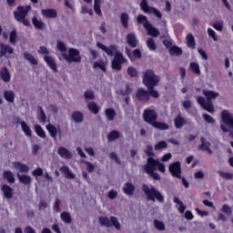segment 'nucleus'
Instances as JSON below:
<instances>
[{
    "label": "nucleus",
    "instance_id": "obj_8",
    "mask_svg": "<svg viewBox=\"0 0 233 233\" xmlns=\"http://www.w3.org/2000/svg\"><path fill=\"white\" fill-rule=\"evenodd\" d=\"M125 63H127V58H125L123 54L116 52L114 59L111 62L113 70H117L119 72L123 68L122 65H125Z\"/></svg>",
    "mask_w": 233,
    "mask_h": 233
},
{
    "label": "nucleus",
    "instance_id": "obj_48",
    "mask_svg": "<svg viewBox=\"0 0 233 233\" xmlns=\"http://www.w3.org/2000/svg\"><path fill=\"white\" fill-rule=\"evenodd\" d=\"M190 68L194 74H197L198 76L201 75V70L199 69V65L198 63H190Z\"/></svg>",
    "mask_w": 233,
    "mask_h": 233
},
{
    "label": "nucleus",
    "instance_id": "obj_10",
    "mask_svg": "<svg viewBox=\"0 0 233 233\" xmlns=\"http://www.w3.org/2000/svg\"><path fill=\"white\" fill-rule=\"evenodd\" d=\"M96 46L98 48H100V50H103V52H106V54H107L110 56H114L116 54V52H118L116 46H106L103 45L101 42H97Z\"/></svg>",
    "mask_w": 233,
    "mask_h": 233
},
{
    "label": "nucleus",
    "instance_id": "obj_39",
    "mask_svg": "<svg viewBox=\"0 0 233 233\" xmlns=\"http://www.w3.org/2000/svg\"><path fill=\"white\" fill-rule=\"evenodd\" d=\"M21 127L23 132H25V136L28 137H32V130L30 129V127L26 124V122L22 121L20 122Z\"/></svg>",
    "mask_w": 233,
    "mask_h": 233
},
{
    "label": "nucleus",
    "instance_id": "obj_27",
    "mask_svg": "<svg viewBox=\"0 0 233 233\" xmlns=\"http://www.w3.org/2000/svg\"><path fill=\"white\" fill-rule=\"evenodd\" d=\"M146 30H147L148 35H152V37H157L159 35V30L156 28L152 24H149L147 27Z\"/></svg>",
    "mask_w": 233,
    "mask_h": 233
},
{
    "label": "nucleus",
    "instance_id": "obj_46",
    "mask_svg": "<svg viewBox=\"0 0 233 233\" xmlns=\"http://www.w3.org/2000/svg\"><path fill=\"white\" fill-rule=\"evenodd\" d=\"M169 54L170 56H181V54H183V51L181 50V48L174 46L170 47Z\"/></svg>",
    "mask_w": 233,
    "mask_h": 233
},
{
    "label": "nucleus",
    "instance_id": "obj_20",
    "mask_svg": "<svg viewBox=\"0 0 233 233\" xmlns=\"http://www.w3.org/2000/svg\"><path fill=\"white\" fill-rule=\"evenodd\" d=\"M58 156L64 159H72V153L66 147H60L57 150Z\"/></svg>",
    "mask_w": 233,
    "mask_h": 233
},
{
    "label": "nucleus",
    "instance_id": "obj_2",
    "mask_svg": "<svg viewBox=\"0 0 233 233\" xmlns=\"http://www.w3.org/2000/svg\"><path fill=\"white\" fill-rule=\"evenodd\" d=\"M143 119L148 125L157 128L158 130H168L169 127L167 124L157 122V113L150 107L146 108L143 113Z\"/></svg>",
    "mask_w": 233,
    "mask_h": 233
},
{
    "label": "nucleus",
    "instance_id": "obj_41",
    "mask_svg": "<svg viewBox=\"0 0 233 233\" xmlns=\"http://www.w3.org/2000/svg\"><path fill=\"white\" fill-rule=\"evenodd\" d=\"M56 46L61 53L62 57H64V56H66V45H65V43L58 41Z\"/></svg>",
    "mask_w": 233,
    "mask_h": 233
},
{
    "label": "nucleus",
    "instance_id": "obj_18",
    "mask_svg": "<svg viewBox=\"0 0 233 233\" xmlns=\"http://www.w3.org/2000/svg\"><path fill=\"white\" fill-rule=\"evenodd\" d=\"M137 98L140 101H150V95L148 94V91L139 88L137 92Z\"/></svg>",
    "mask_w": 233,
    "mask_h": 233
},
{
    "label": "nucleus",
    "instance_id": "obj_62",
    "mask_svg": "<svg viewBox=\"0 0 233 233\" xmlns=\"http://www.w3.org/2000/svg\"><path fill=\"white\" fill-rule=\"evenodd\" d=\"M208 35L213 39V41H218V36H216V31L212 28H208Z\"/></svg>",
    "mask_w": 233,
    "mask_h": 233
},
{
    "label": "nucleus",
    "instance_id": "obj_26",
    "mask_svg": "<svg viewBox=\"0 0 233 233\" xmlns=\"http://www.w3.org/2000/svg\"><path fill=\"white\" fill-rule=\"evenodd\" d=\"M173 201H174V203H176L177 208L178 212H180V214H183L185 212V210H187V207L185 206V204H183V201H181L179 198H177V197H175Z\"/></svg>",
    "mask_w": 233,
    "mask_h": 233
},
{
    "label": "nucleus",
    "instance_id": "obj_9",
    "mask_svg": "<svg viewBox=\"0 0 233 233\" xmlns=\"http://www.w3.org/2000/svg\"><path fill=\"white\" fill-rule=\"evenodd\" d=\"M169 172L173 177L181 179V164L179 162H174L169 165Z\"/></svg>",
    "mask_w": 233,
    "mask_h": 233
},
{
    "label": "nucleus",
    "instance_id": "obj_49",
    "mask_svg": "<svg viewBox=\"0 0 233 233\" xmlns=\"http://www.w3.org/2000/svg\"><path fill=\"white\" fill-rule=\"evenodd\" d=\"M93 68H100L103 72H106V62H95Z\"/></svg>",
    "mask_w": 233,
    "mask_h": 233
},
{
    "label": "nucleus",
    "instance_id": "obj_43",
    "mask_svg": "<svg viewBox=\"0 0 233 233\" xmlns=\"http://www.w3.org/2000/svg\"><path fill=\"white\" fill-rule=\"evenodd\" d=\"M87 108L90 110V112H93V114H97L99 112V107L96 102L87 103Z\"/></svg>",
    "mask_w": 233,
    "mask_h": 233
},
{
    "label": "nucleus",
    "instance_id": "obj_56",
    "mask_svg": "<svg viewBox=\"0 0 233 233\" xmlns=\"http://www.w3.org/2000/svg\"><path fill=\"white\" fill-rule=\"evenodd\" d=\"M155 228H157V230H165V223L163 221L155 219L154 220Z\"/></svg>",
    "mask_w": 233,
    "mask_h": 233
},
{
    "label": "nucleus",
    "instance_id": "obj_12",
    "mask_svg": "<svg viewBox=\"0 0 233 233\" xmlns=\"http://www.w3.org/2000/svg\"><path fill=\"white\" fill-rule=\"evenodd\" d=\"M174 124L177 129H181L186 125H188V122L187 121V118L179 114L174 118Z\"/></svg>",
    "mask_w": 233,
    "mask_h": 233
},
{
    "label": "nucleus",
    "instance_id": "obj_6",
    "mask_svg": "<svg viewBox=\"0 0 233 233\" xmlns=\"http://www.w3.org/2000/svg\"><path fill=\"white\" fill-rule=\"evenodd\" d=\"M143 83L145 86H157L159 76H156L153 70H147L143 75Z\"/></svg>",
    "mask_w": 233,
    "mask_h": 233
},
{
    "label": "nucleus",
    "instance_id": "obj_37",
    "mask_svg": "<svg viewBox=\"0 0 233 233\" xmlns=\"http://www.w3.org/2000/svg\"><path fill=\"white\" fill-rule=\"evenodd\" d=\"M32 23L35 27H36L38 30H43L45 28V22L43 20L37 19V17H33Z\"/></svg>",
    "mask_w": 233,
    "mask_h": 233
},
{
    "label": "nucleus",
    "instance_id": "obj_17",
    "mask_svg": "<svg viewBox=\"0 0 233 233\" xmlns=\"http://www.w3.org/2000/svg\"><path fill=\"white\" fill-rule=\"evenodd\" d=\"M6 54H9V55L14 54V49L12 48V46L0 43V57H5Z\"/></svg>",
    "mask_w": 233,
    "mask_h": 233
},
{
    "label": "nucleus",
    "instance_id": "obj_54",
    "mask_svg": "<svg viewBox=\"0 0 233 233\" xmlns=\"http://www.w3.org/2000/svg\"><path fill=\"white\" fill-rule=\"evenodd\" d=\"M148 91L147 93L152 96L155 97V99H157V97H159V93L154 89V86H147Z\"/></svg>",
    "mask_w": 233,
    "mask_h": 233
},
{
    "label": "nucleus",
    "instance_id": "obj_33",
    "mask_svg": "<svg viewBox=\"0 0 233 233\" xmlns=\"http://www.w3.org/2000/svg\"><path fill=\"white\" fill-rule=\"evenodd\" d=\"M137 23L138 25H143L144 28H146L150 24V22H148V18H147V16L144 15H137Z\"/></svg>",
    "mask_w": 233,
    "mask_h": 233
},
{
    "label": "nucleus",
    "instance_id": "obj_1",
    "mask_svg": "<svg viewBox=\"0 0 233 233\" xmlns=\"http://www.w3.org/2000/svg\"><path fill=\"white\" fill-rule=\"evenodd\" d=\"M203 96H205L206 99L203 96H198L197 101L198 105L201 108L209 112V114H214V112H216V108L211 101H213V99H218V97H219V94L212 90H203Z\"/></svg>",
    "mask_w": 233,
    "mask_h": 233
},
{
    "label": "nucleus",
    "instance_id": "obj_23",
    "mask_svg": "<svg viewBox=\"0 0 233 233\" xmlns=\"http://www.w3.org/2000/svg\"><path fill=\"white\" fill-rule=\"evenodd\" d=\"M0 76L4 83H10L11 76L8 68L3 67L0 71Z\"/></svg>",
    "mask_w": 233,
    "mask_h": 233
},
{
    "label": "nucleus",
    "instance_id": "obj_5",
    "mask_svg": "<svg viewBox=\"0 0 233 233\" xmlns=\"http://www.w3.org/2000/svg\"><path fill=\"white\" fill-rule=\"evenodd\" d=\"M144 170L150 177H153V179H160L159 174L156 173V170H157V159L149 157L147 158V164L144 166Z\"/></svg>",
    "mask_w": 233,
    "mask_h": 233
},
{
    "label": "nucleus",
    "instance_id": "obj_50",
    "mask_svg": "<svg viewBox=\"0 0 233 233\" xmlns=\"http://www.w3.org/2000/svg\"><path fill=\"white\" fill-rule=\"evenodd\" d=\"M85 99L92 100L96 98V95H94V91L92 89H87L84 93Z\"/></svg>",
    "mask_w": 233,
    "mask_h": 233
},
{
    "label": "nucleus",
    "instance_id": "obj_52",
    "mask_svg": "<svg viewBox=\"0 0 233 233\" xmlns=\"http://www.w3.org/2000/svg\"><path fill=\"white\" fill-rule=\"evenodd\" d=\"M140 7L145 12V14H148L150 9L152 8L148 6V3L147 2V0H142V2L140 3Z\"/></svg>",
    "mask_w": 233,
    "mask_h": 233
},
{
    "label": "nucleus",
    "instance_id": "obj_24",
    "mask_svg": "<svg viewBox=\"0 0 233 233\" xmlns=\"http://www.w3.org/2000/svg\"><path fill=\"white\" fill-rule=\"evenodd\" d=\"M13 167L15 170H19V172H28L30 170V167L27 165L21 162H14Z\"/></svg>",
    "mask_w": 233,
    "mask_h": 233
},
{
    "label": "nucleus",
    "instance_id": "obj_59",
    "mask_svg": "<svg viewBox=\"0 0 233 233\" xmlns=\"http://www.w3.org/2000/svg\"><path fill=\"white\" fill-rule=\"evenodd\" d=\"M221 211L224 212V214H228V216H232V208L227 204L222 206Z\"/></svg>",
    "mask_w": 233,
    "mask_h": 233
},
{
    "label": "nucleus",
    "instance_id": "obj_3",
    "mask_svg": "<svg viewBox=\"0 0 233 233\" xmlns=\"http://www.w3.org/2000/svg\"><path fill=\"white\" fill-rule=\"evenodd\" d=\"M142 190L145 193L147 201H153V203H156V199L159 203H163L165 201V197H163L161 192H159V190L156 189L154 187H148L147 185L144 184Z\"/></svg>",
    "mask_w": 233,
    "mask_h": 233
},
{
    "label": "nucleus",
    "instance_id": "obj_21",
    "mask_svg": "<svg viewBox=\"0 0 233 233\" xmlns=\"http://www.w3.org/2000/svg\"><path fill=\"white\" fill-rule=\"evenodd\" d=\"M136 191V186H134L132 183L127 182L123 187V192L127 196H134V192Z\"/></svg>",
    "mask_w": 233,
    "mask_h": 233
},
{
    "label": "nucleus",
    "instance_id": "obj_28",
    "mask_svg": "<svg viewBox=\"0 0 233 233\" xmlns=\"http://www.w3.org/2000/svg\"><path fill=\"white\" fill-rule=\"evenodd\" d=\"M17 177L20 183H23V185H31L32 183V177L28 175H21L17 173Z\"/></svg>",
    "mask_w": 233,
    "mask_h": 233
},
{
    "label": "nucleus",
    "instance_id": "obj_55",
    "mask_svg": "<svg viewBox=\"0 0 233 233\" xmlns=\"http://www.w3.org/2000/svg\"><path fill=\"white\" fill-rule=\"evenodd\" d=\"M148 14H154V15H156V17H158L159 19L163 17V14H161V11L157 10L156 7H151Z\"/></svg>",
    "mask_w": 233,
    "mask_h": 233
},
{
    "label": "nucleus",
    "instance_id": "obj_58",
    "mask_svg": "<svg viewBox=\"0 0 233 233\" xmlns=\"http://www.w3.org/2000/svg\"><path fill=\"white\" fill-rule=\"evenodd\" d=\"M212 26L215 30H218V32H223V21L215 22Z\"/></svg>",
    "mask_w": 233,
    "mask_h": 233
},
{
    "label": "nucleus",
    "instance_id": "obj_36",
    "mask_svg": "<svg viewBox=\"0 0 233 233\" xmlns=\"http://www.w3.org/2000/svg\"><path fill=\"white\" fill-rule=\"evenodd\" d=\"M60 219H62L64 223H66L67 225H69V223H72V215H70V213L66 211H63L60 214Z\"/></svg>",
    "mask_w": 233,
    "mask_h": 233
},
{
    "label": "nucleus",
    "instance_id": "obj_19",
    "mask_svg": "<svg viewBox=\"0 0 233 233\" xmlns=\"http://www.w3.org/2000/svg\"><path fill=\"white\" fill-rule=\"evenodd\" d=\"M127 43L131 46V48H136L137 46V38L136 37V34L129 33L127 35Z\"/></svg>",
    "mask_w": 233,
    "mask_h": 233
},
{
    "label": "nucleus",
    "instance_id": "obj_53",
    "mask_svg": "<svg viewBox=\"0 0 233 233\" xmlns=\"http://www.w3.org/2000/svg\"><path fill=\"white\" fill-rule=\"evenodd\" d=\"M15 39H17V31L14 29L9 35V43L11 45H15Z\"/></svg>",
    "mask_w": 233,
    "mask_h": 233
},
{
    "label": "nucleus",
    "instance_id": "obj_25",
    "mask_svg": "<svg viewBox=\"0 0 233 233\" xmlns=\"http://www.w3.org/2000/svg\"><path fill=\"white\" fill-rule=\"evenodd\" d=\"M60 172L66 176V179H76V175H74L66 166L60 167Z\"/></svg>",
    "mask_w": 233,
    "mask_h": 233
},
{
    "label": "nucleus",
    "instance_id": "obj_16",
    "mask_svg": "<svg viewBox=\"0 0 233 233\" xmlns=\"http://www.w3.org/2000/svg\"><path fill=\"white\" fill-rule=\"evenodd\" d=\"M200 145L198 146L199 150H204V152H208V154L212 155V149H210V142L207 141L206 137L200 138Z\"/></svg>",
    "mask_w": 233,
    "mask_h": 233
},
{
    "label": "nucleus",
    "instance_id": "obj_15",
    "mask_svg": "<svg viewBox=\"0 0 233 233\" xmlns=\"http://www.w3.org/2000/svg\"><path fill=\"white\" fill-rule=\"evenodd\" d=\"M1 190L6 199L14 198V189L10 186L6 184L1 185Z\"/></svg>",
    "mask_w": 233,
    "mask_h": 233
},
{
    "label": "nucleus",
    "instance_id": "obj_34",
    "mask_svg": "<svg viewBox=\"0 0 233 233\" xmlns=\"http://www.w3.org/2000/svg\"><path fill=\"white\" fill-rule=\"evenodd\" d=\"M186 39L188 48H192L194 50L196 48V39L194 38V35L187 34Z\"/></svg>",
    "mask_w": 233,
    "mask_h": 233
},
{
    "label": "nucleus",
    "instance_id": "obj_42",
    "mask_svg": "<svg viewBox=\"0 0 233 233\" xmlns=\"http://www.w3.org/2000/svg\"><path fill=\"white\" fill-rule=\"evenodd\" d=\"M147 46L152 52H155L157 50V46H156V41L152 37H148L147 40Z\"/></svg>",
    "mask_w": 233,
    "mask_h": 233
},
{
    "label": "nucleus",
    "instance_id": "obj_40",
    "mask_svg": "<svg viewBox=\"0 0 233 233\" xmlns=\"http://www.w3.org/2000/svg\"><path fill=\"white\" fill-rule=\"evenodd\" d=\"M4 96H5V101H8V103H14V99L15 97L14 91H11V90L5 91Z\"/></svg>",
    "mask_w": 233,
    "mask_h": 233
},
{
    "label": "nucleus",
    "instance_id": "obj_14",
    "mask_svg": "<svg viewBox=\"0 0 233 233\" xmlns=\"http://www.w3.org/2000/svg\"><path fill=\"white\" fill-rule=\"evenodd\" d=\"M46 130L49 132L51 137H53L55 140L57 139V134L61 135V128L59 127H56L52 124L46 126Z\"/></svg>",
    "mask_w": 233,
    "mask_h": 233
},
{
    "label": "nucleus",
    "instance_id": "obj_57",
    "mask_svg": "<svg viewBox=\"0 0 233 233\" xmlns=\"http://www.w3.org/2000/svg\"><path fill=\"white\" fill-rule=\"evenodd\" d=\"M168 145L165 141H160L155 146V150H163V148H167Z\"/></svg>",
    "mask_w": 233,
    "mask_h": 233
},
{
    "label": "nucleus",
    "instance_id": "obj_63",
    "mask_svg": "<svg viewBox=\"0 0 233 233\" xmlns=\"http://www.w3.org/2000/svg\"><path fill=\"white\" fill-rule=\"evenodd\" d=\"M218 175L220 177H224V179H232L233 175L230 173H225L223 171H218Z\"/></svg>",
    "mask_w": 233,
    "mask_h": 233
},
{
    "label": "nucleus",
    "instance_id": "obj_30",
    "mask_svg": "<svg viewBox=\"0 0 233 233\" xmlns=\"http://www.w3.org/2000/svg\"><path fill=\"white\" fill-rule=\"evenodd\" d=\"M105 115L106 116L107 121H114V119L116 118V116H117L114 108L106 109Z\"/></svg>",
    "mask_w": 233,
    "mask_h": 233
},
{
    "label": "nucleus",
    "instance_id": "obj_47",
    "mask_svg": "<svg viewBox=\"0 0 233 233\" xmlns=\"http://www.w3.org/2000/svg\"><path fill=\"white\" fill-rule=\"evenodd\" d=\"M35 132L39 136V137H46V133H45V130L39 125L35 126Z\"/></svg>",
    "mask_w": 233,
    "mask_h": 233
},
{
    "label": "nucleus",
    "instance_id": "obj_4",
    "mask_svg": "<svg viewBox=\"0 0 233 233\" xmlns=\"http://www.w3.org/2000/svg\"><path fill=\"white\" fill-rule=\"evenodd\" d=\"M32 10V6H18L15 11H14V17L18 23H22L24 26H30V22L26 19L28 12Z\"/></svg>",
    "mask_w": 233,
    "mask_h": 233
},
{
    "label": "nucleus",
    "instance_id": "obj_31",
    "mask_svg": "<svg viewBox=\"0 0 233 233\" xmlns=\"http://www.w3.org/2000/svg\"><path fill=\"white\" fill-rule=\"evenodd\" d=\"M121 136V133L117 130H112L107 135V140L109 143H112L113 141H116V139H119V137Z\"/></svg>",
    "mask_w": 233,
    "mask_h": 233
},
{
    "label": "nucleus",
    "instance_id": "obj_60",
    "mask_svg": "<svg viewBox=\"0 0 233 233\" xmlns=\"http://www.w3.org/2000/svg\"><path fill=\"white\" fill-rule=\"evenodd\" d=\"M127 74L131 77H136L137 76V70L134 66H129L127 68Z\"/></svg>",
    "mask_w": 233,
    "mask_h": 233
},
{
    "label": "nucleus",
    "instance_id": "obj_22",
    "mask_svg": "<svg viewBox=\"0 0 233 233\" xmlns=\"http://www.w3.org/2000/svg\"><path fill=\"white\" fill-rule=\"evenodd\" d=\"M42 15L49 19H56L57 17V11L56 9H42Z\"/></svg>",
    "mask_w": 233,
    "mask_h": 233
},
{
    "label": "nucleus",
    "instance_id": "obj_35",
    "mask_svg": "<svg viewBox=\"0 0 233 233\" xmlns=\"http://www.w3.org/2000/svg\"><path fill=\"white\" fill-rule=\"evenodd\" d=\"M72 119L75 123H83V119H85V116L83 113L79 111H76L72 114Z\"/></svg>",
    "mask_w": 233,
    "mask_h": 233
},
{
    "label": "nucleus",
    "instance_id": "obj_29",
    "mask_svg": "<svg viewBox=\"0 0 233 233\" xmlns=\"http://www.w3.org/2000/svg\"><path fill=\"white\" fill-rule=\"evenodd\" d=\"M3 177L4 179H6L8 183H15V177L14 176V173L10 170L4 171Z\"/></svg>",
    "mask_w": 233,
    "mask_h": 233
},
{
    "label": "nucleus",
    "instance_id": "obj_51",
    "mask_svg": "<svg viewBox=\"0 0 233 233\" xmlns=\"http://www.w3.org/2000/svg\"><path fill=\"white\" fill-rule=\"evenodd\" d=\"M94 10L96 14L101 15V0H94Z\"/></svg>",
    "mask_w": 233,
    "mask_h": 233
},
{
    "label": "nucleus",
    "instance_id": "obj_11",
    "mask_svg": "<svg viewBox=\"0 0 233 233\" xmlns=\"http://www.w3.org/2000/svg\"><path fill=\"white\" fill-rule=\"evenodd\" d=\"M221 117L226 125L229 127V128H233V115L228 110H223L221 113Z\"/></svg>",
    "mask_w": 233,
    "mask_h": 233
},
{
    "label": "nucleus",
    "instance_id": "obj_64",
    "mask_svg": "<svg viewBox=\"0 0 233 233\" xmlns=\"http://www.w3.org/2000/svg\"><path fill=\"white\" fill-rule=\"evenodd\" d=\"M43 174H44L43 168H41V167H37L36 169L33 170V172H32V176L41 177V176H43Z\"/></svg>",
    "mask_w": 233,
    "mask_h": 233
},
{
    "label": "nucleus",
    "instance_id": "obj_38",
    "mask_svg": "<svg viewBox=\"0 0 233 233\" xmlns=\"http://www.w3.org/2000/svg\"><path fill=\"white\" fill-rule=\"evenodd\" d=\"M120 20L124 28H128V21H130V16L127 13H122L120 15Z\"/></svg>",
    "mask_w": 233,
    "mask_h": 233
},
{
    "label": "nucleus",
    "instance_id": "obj_32",
    "mask_svg": "<svg viewBox=\"0 0 233 233\" xmlns=\"http://www.w3.org/2000/svg\"><path fill=\"white\" fill-rule=\"evenodd\" d=\"M98 221H99L101 227H106V228H110L112 227V224L110 222L111 218H109L107 217H99Z\"/></svg>",
    "mask_w": 233,
    "mask_h": 233
},
{
    "label": "nucleus",
    "instance_id": "obj_45",
    "mask_svg": "<svg viewBox=\"0 0 233 233\" xmlns=\"http://www.w3.org/2000/svg\"><path fill=\"white\" fill-rule=\"evenodd\" d=\"M111 227H114L116 230H121V223L116 217H111Z\"/></svg>",
    "mask_w": 233,
    "mask_h": 233
},
{
    "label": "nucleus",
    "instance_id": "obj_7",
    "mask_svg": "<svg viewBox=\"0 0 233 233\" xmlns=\"http://www.w3.org/2000/svg\"><path fill=\"white\" fill-rule=\"evenodd\" d=\"M64 59L66 63H81V54L79 50L72 47L64 55Z\"/></svg>",
    "mask_w": 233,
    "mask_h": 233
},
{
    "label": "nucleus",
    "instance_id": "obj_13",
    "mask_svg": "<svg viewBox=\"0 0 233 233\" xmlns=\"http://www.w3.org/2000/svg\"><path fill=\"white\" fill-rule=\"evenodd\" d=\"M44 60L46 61L47 66L53 70V72H57V64L56 63L55 57L51 56H45Z\"/></svg>",
    "mask_w": 233,
    "mask_h": 233
},
{
    "label": "nucleus",
    "instance_id": "obj_44",
    "mask_svg": "<svg viewBox=\"0 0 233 233\" xmlns=\"http://www.w3.org/2000/svg\"><path fill=\"white\" fill-rule=\"evenodd\" d=\"M24 59H25L26 61H29V63H31V65H37V59H35V57H34V56L30 55L29 53H25L24 54Z\"/></svg>",
    "mask_w": 233,
    "mask_h": 233
},
{
    "label": "nucleus",
    "instance_id": "obj_61",
    "mask_svg": "<svg viewBox=\"0 0 233 233\" xmlns=\"http://www.w3.org/2000/svg\"><path fill=\"white\" fill-rule=\"evenodd\" d=\"M203 117L205 119V121L207 123H210L211 125H214V123H216V120L214 119V117H212L210 115L208 114H204Z\"/></svg>",
    "mask_w": 233,
    "mask_h": 233
}]
</instances>
